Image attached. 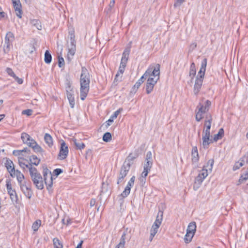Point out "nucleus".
<instances>
[{
	"mask_svg": "<svg viewBox=\"0 0 248 248\" xmlns=\"http://www.w3.org/2000/svg\"><path fill=\"white\" fill-rule=\"evenodd\" d=\"M15 79V80L19 84H21L23 83V80L22 78H18V77H17L16 76V77H15L14 78Z\"/></svg>",
	"mask_w": 248,
	"mask_h": 248,
	"instance_id": "nucleus-60",
	"label": "nucleus"
},
{
	"mask_svg": "<svg viewBox=\"0 0 248 248\" xmlns=\"http://www.w3.org/2000/svg\"><path fill=\"white\" fill-rule=\"evenodd\" d=\"M140 79H141L142 80H145L146 79H148V76L146 73V72L144 73V74L142 75V76L140 78Z\"/></svg>",
	"mask_w": 248,
	"mask_h": 248,
	"instance_id": "nucleus-64",
	"label": "nucleus"
},
{
	"mask_svg": "<svg viewBox=\"0 0 248 248\" xmlns=\"http://www.w3.org/2000/svg\"><path fill=\"white\" fill-rule=\"evenodd\" d=\"M41 225V220H37L35 221L32 225V228L34 231H37Z\"/></svg>",
	"mask_w": 248,
	"mask_h": 248,
	"instance_id": "nucleus-41",
	"label": "nucleus"
},
{
	"mask_svg": "<svg viewBox=\"0 0 248 248\" xmlns=\"http://www.w3.org/2000/svg\"><path fill=\"white\" fill-rule=\"evenodd\" d=\"M25 159L22 157H18V163L20 167L24 170L28 168L29 170L30 174L33 184L38 189H42L44 188L43 178L40 173L38 171L37 169L32 166V164L30 163L28 164L23 162Z\"/></svg>",
	"mask_w": 248,
	"mask_h": 248,
	"instance_id": "nucleus-1",
	"label": "nucleus"
},
{
	"mask_svg": "<svg viewBox=\"0 0 248 248\" xmlns=\"http://www.w3.org/2000/svg\"><path fill=\"white\" fill-rule=\"evenodd\" d=\"M140 85H141L139 83H138L137 81L133 87V91H134V90L137 91L138 90V89L140 87Z\"/></svg>",
	"mask_w": 248,
	"mask_h": 248,
	"instance_id": "nucleus-62",
	"label": "nucleus"
},
{
	"mask_svg": "<svg viewBox=\"0 0 248 248\" xmlns=\"http://www.w3.org/2000/svg\"><path fill=\"white\" fill-rule=\"evenodd\" d=\"M204 135L202 137V144L204 147L209 145V144L212 142V140H210V131L204 130Z\"/></svg>",
	"mask_w": 248,
	"mask_h": 248,
	"instance_id": "nucleus-20",
	"label": "nucleus"
},
{
	"mask_svg": "<svg viewBox=\"0 0 248 248\" xmlns=\"http://www.w3.org/2000/svg\"><path fill=\"white\" fill-rule=\"evenodd\" d=\"M76 42H70V45H68V51L66 60L68 63H70L71 62V61L75 54L76 50Z\"/></svg>",
	"mask_w": 248,
	"mask_h": 248,
	"instance_id": "nucleus-10",
	"label": "nucleus"
},
{
	"mask_svg": "<svg viewBox=\"0 0 248 248\" xmlns=\"http://www.w3.org/2000/svg\"><path fill=\"white\" fill-rule=\"evenodd\" d=\"M12 175H13V177L16 176L19 185L23 184L22 182L25 177L24 175L19 170H16L15 172H13Z\"/></svg>",
	"mask_w": 248,
	"mask_h": 248,
	"instance_id": "nucleus-23",
	"label": "nucleus"
},
{
	"mask_svg": "<svg viewBox=\"0 0 248 248\" xmlns=\"http://www.w3.org/2000/svg\"><path fill=\"white\" fill-rule=\"evenodd\" d=\"M130 51V47H126L124 52L123 53L122 57L121 60L120 66L125 67H126V63L129 58V55Z\"/></svg>",
	"mask_w": 248,
	"mask_h": 248,
	"instance_id": "nucleus-14",
	"label": "nucleus"
},
{
	"mask_svg": "<svg viewBox=\"0 0 248 248\" xmlns=\"http://www.w3.org/2000/svg\"><path fill=\"white\" fill-rule=\"evenodd\" d=\"M248 179V173L246 171L245 173L242 174L239 179V184L243 183L244 181L247 180Z\"/></svg>",
	"mask_w": 248,
	"mask_h": 248,
	"instance_id": "nucleus-42",
	"label": "nucleus"
},
{
	"mask_svg": "<svg viewBox=\"0 0 248 248\" xmlns=\"http://www.w3.org/2000/svg\"><path fill=\"white\" fill-rule=\"evenodd\" d=\"M29 160L30 164H32V165H34L35 166L38 165L40 162V159L35 155H31L29 158Z\"/></svg>",
	"mask_w": 248,
	"mask_h": 248,
	"instance_id": "nucleus-26",
	"label": "nucleus"
},
{
	"mask_svg": "<svg viewBox=\"0 0 248 248\" xmlns=\"http://www.w3.org/2000/svg\"><path fill=\"white\" fill-rule=\"evenodd\" d=\"M163 211L161 210H159L156 217V220L159 221L160 222H162V219H163Z\"/></svg>",
	"mask_w": 248,
	"mask_h": 248,
	"instance_id": "nucleus-50",
	"label": "nucleus"
},
{
	"mask_svg": "<svg viewBox=\"0 0 248 248\" xmlns=\"http://www.w3.org/2000/svg\"><path fill=\"white\" fill-rule=\"evenodd\" d=\"M130 190V187H125L124 190L121 193V196H122L123 198L126 197L129 194Z\"/></svg>",
	"mask_w": 248,
	"mask_h": 248,
	"instance_id": "nucleus-43",
	"label": "nucleus"
},
{
	"mask_svg": "<svg viewBox=\"0 0 248 248\" xmlns=\"http://www.w3.org/2000/svg\"><path fill=\"white\" fill-rule=\"evenodd\" d=\"M31 24L38 30H42V25L40 21L38 19H33L30 21Z\"/></svg>",
	"mask_w": 248,
	"mask_h": 248,
	"instance_id": "nucleus-27",
	"label": "nucleus"
},
{
	"mask_svg": "<svg viewBox=\"0 0 248 248\" xmlns=\"http://www.w3.org/2000/svg\"><path fill=\"white\" fill-rule=\"evenodd\" d=\"M145 72L148 76V78H150L158 77L159 79L160 75V65L159 64H157L155 66H150Z\"/></svg>",
	"mask_w": 248,
	"mask_h": 248,
	"instance_id": "nucleus-9",
	"label": "nucleus"
},
{
	"mask_svg": "<svg viewBox=\"0 0 248 248\" xmlns=\"http://www.w3.org/2000/svg\"><path fill=\"white\" fill-rule=\"evenodd\" d=\"M67 97L69 100V104L71 108H74L75 104L74 97V91L71 86V84L69 81L66 83L65 85Z\"/></svg>",
	"mask_w": 248,
	"mask_h": 248,
	"instance_id": "nucleus-6",
	"label": "nucleus"
},
{
	"mask_svg": "<svg viewBox=\"0 0 248 248\" xmlns=\"http://www.w3.org/2000/svg\"><path fill=\"white\" fill-rule=\"evenodd\" d=\"M63 172V170L61 169H56L53 171V174L56 177H57L59 175Z\"/></svg>",
	"mask_w": 248,
	"mask_h": 248,
	"instance_id": "nucleus-53",
	"label": "nucleus"
},
{
	"mask_svg": "<svg viewBox=\"0 0 248 248\" xmlns=\"http://www.w3.org/2000/svg\"><path fill=\"white\" fill-rule=\"evenodd\" d=\"M4 165L6 168L7 171L10 173L11 176L13 177V175H12V174L16 170L15 169V167L13 161L9 158H6L4 162Z\"/></svg>",
	"mask_w": 248,
	"mask_h": 248,
	"instance_id": "nucleus-17",
	"label": "nucleus"
},
{
	"mask_svg": "<svg viewBox=\"0 0 248 248\" xmlns=\"http://www.w3.org/2000/svg\"><path fill=\"white\" fill-rule=\"evenodd\" d=\"M20 188L25 195L28 198L30 199L32 196V191L31 188L27 186V182H24L23 184L20 185Z\"/></svg>",
	"mask_w": 248,
	"mask_h": 248,
	"instance_id": "nucleus-16",
	"label": "nucleus"
},
{
	"mask_svg": "<svg viewBox=\"0 0 248 248\" xmlns=\"http://www.w3.org/2000/svg\"><path fill=\"white\" fill-rule=\"evenodd\" d=\"M68 153V146L66 145L64 141H62L61 144L60 150L59 153L60 159L63 160L66 158Z\"/></svg>",
	"mask_w": 248,
	"mask_h": 248,
	"instance_id": "nucleus-12",
	"label": "nucleus"
},
{
	"mask_svg": "<svg viewBox=\"0 0 248 248\" xmlns=\"http://www.w3.org/2000/svg\"><path fill=\"white\" fill-rule=\"evenodd\" d=\"M135 180V177L134 176H133L129 182H128V184L126 187H130V189H131V187L133 186L134 184V181Z\"/></svg>",
	"mask_w": 248,
	"mask_h": 248,
	"instance_id": "nucleus-51",
	"label": "nucleus"
},
{
	"mask_svg": "<svg viewBox=\"0 0 248 248\" xmlns=\"http://www.w3.org/2000/svg\"><path fill=\"white\" fill-rule=\"evenodd\" d=\"M203 80V78H202V77H201V78H199V77H196L193 89V92L195 95H197L200 91L202 85Z\"/></svg>",
	"mask_w": 248,
	"mask_h": 248,
	"instance_id": "nucleus-15",
	"label": "nucleus"
},
{
	"mask_svg": "<svg viewBox=\"0 0 248 248\" xmlns=\"http://www.w3.org/2000/svg\"><path fill=\"white\" fill-rule=\"evenodd\" d=\"M244 160L240 159L238 162H236L235 163L234 165L233 166V170H236L239 169L242 166H243L244 165Z\"/></svg>",
	"mask_w": 248,
	"mask_h": 248,
	"instance_id": "nucleus-34",
	"label": "nucleus"
},
{
	"mask_svg": "<svg viewBox=\"0 0 248 248\" xmlns=\"http://www.w3.org/2000/svg\"><path fill=\"white\" fill-rule=\"evenodd\" d=\"M90 83V73L85 66H82L80 77V96L82 100H84L88 94L89 91Z\"/></svg>",
	"mask_w": 248,
	"mask_h": 248,
	"instance_id": "nucleus-2",
	"label": "nucleus"
},
{
	"mask_svg": "<svg viewBox=\"0 0 248 248\" xmlns=\"http://www.w3.org/2000/svg\"><path fill=\"white\" fill-rule=\"evenodd\" d=\"M204 180L200 175H198L196 177L193 186V188L195 190H196L202 184L203 181Z\"/></svg>",
	"mask_w": 248,
	"mask_h": 248,
	"instance_id": "nucleus-24",
	"label": "nucleus"
},
{
	"mask_svg": "<svg viewBox=\"0 0 248 248\" xmlns=\"http://www.w3.org/2000/svg\"><path fill=\"white\" fill-rule=\"evenodd\" d=\"M15 40L14 34L9 31L6 33L5 38V44L4 46L3 51L5 53H8L10 51V48L12 46V42Z\"/></svg>",
	"mask_w": 248,
	"mask_h": 248,
	"instance_id": "nucleus-8",
	"label": "nucleus"
},
{
	"mask_svg": "<svg viewBox=\"0 0 248 248\" xmlns=\"http://www.w3.org/2000/svg\"><path fill=\"white\" fill-rule=\"evenodd\" d=\"M6 72L8 75L13 77V78H14L16 76V74H15L13 70L10 68H7L6 69Z\"/></svg>",
	"mask_w": 248,
	"mask_h": 248,
	"instance_id": "nucleus-49",
	"label": "nucleus"
},
{
	"mask_svg": "<svg viewBox=\"0 0 248 248\" xmlns=\"http://www.w3.org/2000/svg\"><path fill=\"white\" fill-rule=\"evenodd\" d=\"M153 165L152 154L151 151H148L146 155L145 163L143 169L151 170Z\"/></svg>",
	"mask_w": 248,
	"mask_h": 248,
	"instance_id": "nucleus-13",
	"label": "nucleus"
},
{
	"mask_svg": "<svg viewBox=\"0 0 248 248\" xmlns=\"http://www.w3.org/2000/svg\"><path fill=\"white\" fill-rule=\"evenodd\" d=\"M185 1V0H176L174 4V7H177L180 6Z\"/></svg>",
	"mask_w": 248,
	"mask_h": 248,
	"instance_id": "nucleus-57",
	"label": "nucleus"
},
{
	"mask_svg": "<svg viewBox=\"0 0 248 248\" xmlns=\"http://www.w3.org/2000/svg\"><path fill=\"white\" fill-rule=\"evenodd\" d=\"M43 174L45 183L48 190L50 189L53 185V178L51 171L46 168H43Z\"/></svg>",
	"mask_w": 248,
	"mask_h": 248,
	"instance_id": "nucleus-7",
	"label": "nucleus"
},
{
	"mask_svg": "<svg viewBox=\"0 0 248 248\" xmlns=\"http://www.w3.org/2000/svg\"><path fill=\"white\" fill-rule=\"evenodd\" d=\"M137 157L138 155L135 154L134 155L132 153H130L127 157L125 161H126V163H129L131 164V162Z\"/></svg>",
	"mask_w": 248,
	"mask_h": 248,
	"instance_id": "nucleus-37",
	"label": "nucleus"
},
{
	"mask_svg": "<svg viewBox=\"0 0 248 248\" xmlns=\"http://www.w3.org/2000/svg\"><path fill=\"white\" fill-rule=\"evenodd\" d=\"M54 248H62V245L57 238H54L53 240Z\"/></svg>",
	"mask_w": 248,
	"mask_h": 248,
	"instance_id": "nucleus-35",
	"label": "nucleus"
},
{
	"mask_svg": "<svg viewBox=\"0 0 248 248\" xmlns=\"http://www.w3.org/2000/svg\"><path fill=\"white\" fill-rule=\"evenodd\" d=\"M21 151H22V153H25L27 154H30L31 153V150L27 147L24 148L23 150H21Z\"/></svg>",
	"mask_w": 248,
	"mask_h": 248,
	"instance_id": "nucleus-63",
	"label": "nucleus"
},
{
	"mask_svg": "<svg viewBox=\"0 0 248 248\" xmlns=\"http://www.w3.org/2000/svg\"><path fill=\"white\" fill-rule=\"evenodd\" d=\"M130 167V163H126V161L124 162L120 169L119 175L117 179V184L119 185L123 181L124 177L127 175Z\"/></svg>",
	"mask_w": 248,
	"mask_h": 248,
	"instance_id": "nucleus-5",
	"label": "nucleus"
},
{
	"mask_svg": "<svg viewBox=\"0 0 248 248\" xmlns=\"http://www.w3.org/2000/svg\"><path fill=\"white\" fill-rule=\"evenodd\" d=\"M207 60L206 58H204L202 62L201 67L200 71L198 72V74L197 77H199V78L202 77V78H204L205 72L206 71V67L207 65Z\"/></svg>",
	"mask_w": 248,
	"mask_h": 248,
	"instance_id": "nucleus-18",
	"label": "nucleus"
},
{
	"mask_svg": "<svg viewBox=\"0 0 248 248\" xmlns=\"http://www.w3.org/2000/svg\"><path fill=\"white\" fill-rule=\"evenodd\" d=\"M51 60L52 56L51 54L48 50H46L45 53V62L47 64H49L51 62Z\"/></svg>",
	"mask_w": 248,
	"mask_h": 248,
	"instance_id": "nucleus-32",
	"label": "nucleus"
},
{
	"mask_svg": "<svg viewBox=\"0 0 248 248\" xmlns=\"http://www.w3.org/2000/svg\"><path fill=\"white\" fill-rule=\"evenodd\" d=\"M197 47V43L195 42L192 43L190 44L189 46V50L190 51H193Z\"/></svg>",
	"mask_w": 248,
	"mask_h": 248,
	"instance_id": "nucleus-59",
	"label": "nucleus"
},
{
	"mask_svg": "<svg viewBox=\"0 0 248 248\" xmlns=\"http://www.w3.org/2000/svg\"><path fill=\"white\" fill-rule=\"evenodd\" d=\"M161 222L155 219V222L154 223L153 225H152V226H154V227H155L156 228H159L160 225H161Z\"/></svg>",
	"mask_w": 248,
	"mask_h": 248,
	"instance_id": "nucleus-61",
	"label": "nucleus"
},
{
	"mask_svg": "<svg viewBox=\"0 0 248 248\" xmlns=\"http://www.w3.org/2000/svg\"><path fill=\"white\" fill-rule=\"evenodd\" d=\"M196 230V224L195 222H190L187 228L186 232L193 233V234H195V232Z\"/></svg>",
	"mask_w": 248,
	"mask_h": 248,
	"instance_id": "nucleus-25",
	"label": "nucleus"
},
{
	"mask_svg": "<svg viewBox=\"0 0 248 248\" xmlns=\"http://www.w3.org/2000/svg\"><path fill=\"white\" fill-rule=\"evenodd\" d=\"M6 188H7V191L8 193H10V191L14 190L12 189V185H11L10 180L7 179L6 181Z\"/></svg>",
	"mask_w": 248,
	"mask_h": 248,
	"instance_id": "nucleus-45",
	"label": "nucleus"
},
{
	"mask_svg": "<svg viewBox=\"0 0 248 248\" xmlns=\"http://www.w3.org/2000/svg\"><path fill=\"white\" fill-rule=\"evenodd\" d=\"M124 69H125V67L119 66V70H118L117 74L115 76V80L118 78L120 74H123L124 73Z\"/></svg>",
	"mask_w": 248,
	"mask_h": 248,
	"instance_id": "nucleus-52",
	"label": "nucleus"
},
{
	"mask_svg": "<svg viewBox=\"0 0 248 248\" xmlns=\"http://www.w3.org/2000/svg\"><path fill=\"white\" fill-rule=\"evenodd\" d=\"M196 73V66L194 62H192L190 67V70H189V76L191 78V79H192L194 77H195Z\"/></svg>",
	"mask_w": 248,
	"mask_h": 248,
	"instance_id": "nucleus-29",
	"label": "nucleus"
},
{
	"mask_svg": "<svg viewBox=\"0 0 248 248\" xmlns=\"http://www.w3.org/2000/svg\"><path fill=\"white\" fill-rule=\"evenodd\" d=\"M122 110V108H119L118 110L115 111L114 113L110 116L109 119L106 122V127L107 128H108L109 125H110V123H112L114 121V120L117 117L118 115L119 114V113Z\"/></svg>",
	"mask_w": 248,
	"mask_h": 248,
	"instance_id": "nucleus-21",
	"label": "nucleus"
},
{
	"mask_svg": "<svg viewBox=\"0 0 248 248\" xmlns=\"http://www.w3.org/2000/svg\"><path fill=\"white\" fill-rule=\"evenodd\" d=\"M224 135V130L222 128H220L218 133L215 134L214 137V140L217 141V140L221 139Z\"/></svg>",
	"mask_w": 248,
	"mask_h": 248,
	"instance_id": "nucleus-30",
	"label": "nucleus"
},
{
	"mask_svg": "<svg viewBox=\"0 0 248 248\" xmlns=\"http://www.w3.org/2000/svg\"><path fill=\"white\" fill-rule=\"evenodd\" d=\"M211 105V103L208 100H207L204 104L199 103L197 107L198 111L196 114V120L197 122H200L203 118L202 114L209 110Z\"/></svg>",
	"mask_w": 248,
	"mask_h": 248,
	"instance_id": "nucleus-4",
	"label": "nucleus"
},
{
	"mask_svg": "<svg viewBox=\"0 0 248 248\" xmlns=\"http://www.w3.org/2000/svg\"><path fill=\"white\" fill-rule=\"evenodd\" d=\"M203 178L205 179L208 175V170L203 167V169L199 172V173Z\"/></svg>",
	"mask_w": 248,
	"mask_h": 248,
	"instance_id": "nucleus-40",
	"label": "nucleus"
},
{
	"mask_svg": "<svg viewBox=\"0 0 248 248\" xmlns=\"http://www.w3.org/2000/svg\"><path fill=\"white\" fill-rule=\"evenodd\" d=\"M192 161L193 163H196L199 160L198 149L196 146L193 147L191 152Z\"/></svg>",
	"mask_w": 248,
	"mask_h": 248,
	"instance_id": "nucleus-22",
	"label": "nucleus"
},
{
	"mask_svg": "<svg viewBox=\"0 0 248 248\" xmlns=\"http://www.w3.org/2000/svg\"><path fill=\"white\" fill-rule=\"evenodd\" d=\"M214 163V160L213 159H211L208 161L206 166L204 167L205 168H207L210 170H212Z\"/></svg>",
	"mask_w": 248,
	"mask_h": 248,
	"instance_id": "nucleus-44",
	"label": "nucleus"
},
{
	"mask_svg": "<svg viewBox=\"0 0 248 248\" xmlns=\"http://www.w3.org/2000/svg\"><path fill=\"white\" fill-rule=\"evenodd\" d=\"M16 14L19 18H22L23 12L22 10V6L20 2L13 3Z\"/></svg>",
	"mask_w": 248,
	"mask_h": 248,
	"instance_id": "nucleus-19",
	"label": "nucleus"
},
{
	"mask_svg": "<svg viewBox=\"0 0 248 248\" xmlns=\"http://www.w3.org/2000/svg\"><path fill=\"white\" fill-rule=\"evenodd\" d=\"M194 234L193 233L188 232H186V234L185 236L184 240L186 243H189L192 240V239Z\"/></svg>",
	"mask_w": 248,
	"mask_h": 248,
	"instance_id": "nucleus-33",
	"label": "nucleus"
},
{
	"mask_svg": "<svg viewBox=\"0 0 248 248\" xmlns=\"http://www.w3.org/2000/svg\"><path fill=\"white\" fill-rule=\"evenodd\" d=\"M209 117L210 119L207 121H205L204 123V125L206 127L205 130H207V131H210L212 122V118L210 115H209Z\"/></svg>",
	"mask_w": 248,
	"mask_h": 248,
	"instance_id": "nucleus-38",
	"label": "nucleus"
},
{
	"mask_svg": "<svg viewBox=\"0 0 248 248\" xmlns=\"http://www.w3.org/2000/svg\"><path fill=\"white\" fill-rule=\"evenodd\" d=\"M111 135L109 132L105 133L103 136V140L105 142H108L111 140Z\"/></svg>",
	"mask_w": 248,
	"mask_h": 248,
	"instance_id": "nucleus-39",
	"label": "nucleus"
},
{
	"mask_svg": "<svg viewBox=\"0 0 248 248\" xmlns=\"http://www.w3.org/2000/svg\"><path fill=\"white\" fill-rule=\"evenodd\" d=\"M74 143H75V145H76V146L77 147V148L78 149L81 150V149L84 148V147H85L84 143H83V142H77L76 140H75Z\"/></svg>",
	"mask_w": 248,
	"mask_h": 248,
	"instance_id": "nucleus-46",
	"label": "nucleus"
},
{
	"mask_svg": "<svg viewBox=\"0 0 248 248\" xmlns=\"http://www.w3.org/2000/svg\"><path fill=\"white\" fill-rule=\"evenodd\" d=\"M32 110L30 109H27L24 110L22 112V113L23 114H26L28 116L31 115L32 114Z\"/></svg>",
	"mask_w": 248,
	"mask_h": 248,
	"instance_id": "nucleus-56",
	"label": "nucleus"
},
{
	"mask_svg": "<svg viewBox=\"0 0 248 248\" xmlns=\"http://www.w3.org/2000/svg\"><path fill=\"white\" fill-rule=\"evenodd\" d=\"M126 233L124 232L120 239V242L118 244L119 246H122V248H124L125 243V236Z\"/></svg>",
	"mask_w": 248,
	"mask_h": 248,
	"instance_id": "nucleus-36",
	"label": "nucleus"
},
{
	"mask_svg": "<svg viewBox=\"0 0 248 248\" xmlns=\"http://www.w3.org/2000/svg\"><path fill=\"white\" fill-rule=\"evenodd\" d=\"M13 154L15 156L24 155L22 154V151H21V150H14L13 152Z\"/></svg>",
	"mask_w": 248,
	"mask_h": 248,
	"instance_id": "nucleus-54",
	"label": "nucleus"
},
{
	"mask_svg": "<svg viewBox=\"0 0 248 248\" xmlns=\"http://www.w3.org/2000/svg\"><path fill=\"white\" fill-rule=\"evenodd\" d=\"M69 35L70 37V42H76L75 39V34L74 31L73 30H71L69 31Z\"/></svg>",
	"mask_w": 248,
	"mask_h": 248,
	"instance_id": "nucleus-48",
	"label": "nucleus"
},
{
	"mask_svg": "<svg viewBox=\"0 0 248 248\" xmlns=\"http://www.w3.org/2000/svg\"><path fill=\"white\" fill-rule=\"evenodd\" d=\"M21 139L23 143L28 145L30 147L32 148L34 152L36 153H40L42 156L44 155L45 151L28 134L25 132L22 133L21 134Z\"/></svg>",
	"mask_w": 248,
	"mask_h": 248,
	"instance_id": "nucleus-3",
	"label": "nucleus"
},
{
	"mask_svg": "<svg viewBox=\"0 0 248 248\" xmlns=\"http://www.w3.org/2000/svg\"><path fill=\"white\" fill-rule=\"evenodd\" d=\"M158 80V78H150L147 79L146 84V92L147 94L150 93L153 90L154 87Z\"/></svg>",
	"mask_w": 248,
	"mask_h": 248,
	"instance_id": "nucleus-11",
	"label": "nucleus"
},
{
	"mask_svg": "<svg viewBox=\"0 0 248 248\" xmlns=\"http://www.w3.org/2000/svg\"><path fill=\"white\" fill-rule=\"evenodd\" d=\"M10 196V198L13 202L16 203H17L18 197L17 196L16 192L15 190L10 191V193H8Z\"/></svg>",
	"mask_w": 248,
	"mask_h": 248,
	"instance_id": "nucleus-31",
	"label": "nucleus"
},
{
	"mask_svg": "<svg viewBox=\"0 0 248 248\" xmlns=\"http://www.w3.org/2000/svg\"><path fill=\"white\" fill-rule=\"evenodd\" d=\"M158 228H155V227H154V226L152 227V228L150 230V233H151L152 236H155L158 231Z\"/></svg>",
	"mask_w": 248,
	"mask_h": 248,
	"instance_id": "nucleus-55",
	"label": "nucleus"
},
{
	"mask_svg": "<svg viewBox=\"0 0 248 248\" xmlns=\"http://www.w3.org/2000/svg\"><path fill=\"white\" fill-rule=\"evenodd\" d=\"M44 140L46 143L49 146L51 147L53 145V140L52 137L47 133L45 134L44 136Z\"/></svg>",
	"mask_w": 248,
	"mask_h": 248,
	"instance_id": "nucleus-28",
	"label": "nucleus"
},
{
	"mask_svg": "<svg viewBox=\"0 0 248 248\" xmlns=\"http://www.w3.org/2000/svg\"><path fill=\"white\" fill-rule=\"evenodd\" d=\"M150 170H145L144 169H143V171H142V173H141V177H143V178H146V176H147L148 175V173L149 172V171H150Z\"/></svg>",
	"mask_w": 248,
	"mask_h": 248,
	"instance_id": "nucleus-58",
	"label": "nucleus"
},
{
	"mask_svg": "<svg viewBox=\"0 0 248 248\" xmlns=\"http://www.w3.org/2000/svg\"><path fill=\"white\" fill-rule=\"evenodd\" d=\"M64 65V60L62 57L59 56L58 57V66L59 67H62Z\"/></svg>",
	"mask_w": 248,
	"mask_h": 248,
	"instance_id": "nucleus-47",
	"label": "nucleus"
}]
</instances>
